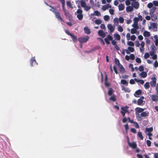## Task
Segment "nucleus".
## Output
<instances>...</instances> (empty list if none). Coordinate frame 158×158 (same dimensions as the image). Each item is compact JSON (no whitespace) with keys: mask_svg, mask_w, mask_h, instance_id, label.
Wrapping results in <instances>:
<instances>
[{"mask_svg":"<svg viewBox=\"0 0 158 158\" xmlns=\"http://www.w3.org/2000/svg\"><path fill=\"white\" fill-rule=\"evenodd\" d=\"M142 93V91L141 90L139 89L136 91L134 94V96L136 97H138L139 96L137 95H139Z\"/></svg>","mask_w":158,"mask_h":158,"instance_id":"obj_18","label":"nucleus"},{"mask_svg":"<svg viewBox=\"0 0 158 158\" xmlns=\"http://www.w3.org/2000/svg\"><path fill=\"white\" fill-rule=\"evenodd\" d=\"M156 78L155 77H153L152 78V81L150 82L152 87H154L156 86Z\"/></svg>","mask_w":158,"mask_h":158,"instance_id":"obj_4","label":"nucleus"},{"mask_svg":"<svg viewBox=\"0 0 158 158\" xmlns=\"http://www.w3.org/2000/svg\"><path fill=\"white\" fill-rule=\"evenodd\" d=\"M104 18L105 21H108L110 19V17L108 15H106L104 16Z\"/></svg>","mask_w":158,"mask_h":158,"instance_id":"obj_53","label":"nucleus"},{"mask_svg":"<svg viewBox=\"0 0 158 158\" xmlns=\"http://www.w3.org/2000/svg\"><path fill=\"white\" fill-rule=\"evenodd\" d=\"M119 21L121 23H123L124 21V19L122 17H120L119 19Z\"/></svg>","mask_w":158,"mask_h":158,"instance_id":"obj_54","label":"nucleus"},{"mask_svg":"<svg viewBox=\"0 0 158 158\" xmlns=\"http://www.w3.org/2000/svg\"><path fill=\"white\" fill-rule=\"evenodd\" d=\"M107 28L108 29L110 30V32H113L115 28V26L114 25L113 26H112V24H109L107 26Z\"/></svg>","mask_w":158,"mask_h":158,"instance_id":"obj_7","label":"nucleus"},{"mask_svg":"<svg viewBox=\"0 0 158 158\" xmlns=\"http://www.w3.org/2000/svg\"><path fill=\"white\" fill-rule=\"evenodd\" d=\"M151 99L152 101L157 102L158 101V96L156 95H152L151 96Z\"/></svg>","mask_w":158,"mask_h":158,"instance_id":"obj_13","label":"nucleus"},{"mask_svg":"<svg viewBox=\"0 0 158 158\" xmlns=\"http://www.w3.org/2000/svg\"><path fill=\"white\" fill-rule=\"evenodd\" d=\"M84 30L85 33L86 34H90L91 32L90 30L87 27H84Z\"/></svg>","mask_w":158,"mask_h":158,"instance_id":"obj_20","label":"nucleus"},{"mask_svg":"<svg viewBox=\"0 0 158 158\" xmlns=\"http://www.w3.org/2000/svg\"><path fill=\"white\" fill-rule=\"evenodd\" d=\"M138 24V23H134V24L132 25L133 27L134 28L138 29L139 28Z\"/></svg>","mask_w":158,"mask_h":158,"instance_id":"obj_47","label":"nucleus"},{"mask_svg":"<svg viewBox=\"0 0 158 158\" xmlns=\"http://www.w3.org/2000/svg\"><path fill=\"white\" fill-rule=\"evenodd\" d=\"M143 101L141 99H138L137 101V104L139 105H142Z\"/></svg>","mask_w":158,"mask_h":158,"instance_id":"obj_36","label":"nucleus"},{"mask_svg":"<svg viewBox=\"0 0 158 158\" xmlns=\"http://www.w3.org/2000/svg\"><path fill=\"white\" fill-rule=\"evenodd\" d=\"M154 66L155 67L157 68L158 67V62L157 60H156L154 62Z\"/></svg>","mask_w":158,"mask_h":158,"instance_id":"obj_64","label":"nucleus"},{"mask_svg":"<svg viewBox=\"0 0 158 158\" xmlns=\"http://www.w3.org/2000/svg\"><path fill=\"white\" fill-rule=\"evenodd\" d=\"M114 62L115 64L118 66L121 65L120 64L119 60L117 58L114 59Z\"/></svg>","mask_w":158,"mask_h":158,"instance_id":"obj_33","label":"nucleus"},{"mask_svg":"<svg viewBox=\"0 0 158 158\" xmlns=\"http://www.w3.org/2000/svg\"><path fill=\"white\" fill-rule=\"evenodd\" d=\"M126 10L127 12H131L133 11L134 10V9L133 7L131 6H129L127 7Z\"/></svg>","mask_w":158,"mask_h":158,"instance_id":"obj_16","label":"nucleus"},{"mask_svg":"<svg viewBox=\"0 0 158 158\" xmlns=\"http://www.w3.org/2000/svg\"><path fill=\"white\" fill-rule=\"evenodd\" d=\"M147 144V146L148 147H150L151 146V142L149 140H147L146 141Z\"/></svg>","mask_w":158,"mask_h":158,"instance_id":"obj_55","label":"nucleus"},{"mask_svg":"<svg viewBox=\"0 0 158 158\" xmlns=\"http://www.w3.org/2000/svg\"><path fill=\"white\" fill-rule=\"evenodd\" d=\"M129 107L127 106H123L121 108V109L122 110L121 111H123V112L126 113H129V110H128V109Z\"/></svg>","mask_w":158,"mask_h":158,"instance_id":"obj_8","label":"nucleus"},{"mask_svg":"<svg viewBox=\"0 0 158 158\" xmlns=\"http://www.w3.org/2000/svg\"><path fill=\"white\" fill-rule=\"evenodd\" d=\"M126 37L127 40H129L131 38L130 34L129 33H128L126 35Z\"/></svg>","mask_w":158,"mask_h":158,"instance_id":"obj_56","label":"nucleus"},{"mask_svg":"<svg viewBox=\"0 0 158 158\" xmlns=\"http://www.w3.org/2000/svg\"><path fill=\"white\" fill-rule=\"evenodd\" d=\"M112 39L113 37H112V36H110V35H108L107 36V38H105L104 40L107 44H110L109 40H112Z\"/></svg>","mask_w":158,"mask_h":158,"instance_id":"obj_10","label":"nucleus"},{"mask_svg":"<svg viewBox=\"0 0 158 158\" xmlns=\"http://www.w3.org/2000/svg\"><path fill=\"white\" fill-rule=\"evenodd\" d=\"M77 17L79 20H81L83 18V14L81 15H78L77 14Z\"/></svg>","mask_w":158,"mask_h":158,"instance_id":"obj_42","label":"nucleus"},{"mask_svg":"<svg viewBox=\"0 0 158 158\" xmlns=\"http://www.w3.org/2000/svg\"><path fill=\"white\" fill-rule=\"evenodd\" d=\"M30 64H31V66H33V64H37V62L35 59V57H32L31 59L30 60Z\"/></svg>","mask_w":158,"mask_h":158,"instance_id":"obj_12","label":"nucleus"},{"mask_svg":"<svg viewBox=\"0 0 158 158\" xmlns=\"http://www.w3.org/2000/svg\"><path fill=\"white\" fill-rule=\"evenodd\" d=\"M145 44L144 42L142 41L141 42V44H140L141 46V48H140V51L141 52H143L144 50V46Z\"/></svg>","mask_w":158,"mask_h":158,"instance_id":"obj_19","label":"nucleus"},{"mask_svg":"<svg viewBox=\"0 0 158 158\" xmlns=\"http://www.w3.org/2000/svg\"><path fill=\"white\" fill-rule=\"evenodd\" d=\"M89 37L87 36L85 37H81L78 39V41L80 43H85L88 40Z\"/></svg>","mask_w":158,"mask_h":158,"instance_id":"obj_3","label":"nucleus"},{"mask_svg":"<svg viewBox=\"0 0 158 158\" xmlns=\"http://www.w3.org/2000/svg\"><path fill=\"white\" fill-rule=\"evenodd\" d=\"M66 33L68 35L71 36L74 42H76L77 41V37L71 33L69 31L65 30V31Z\"/></svg>","mask_w":158,"mask_h":158,"instance_id":"obj_2","label":"nucleus"},{"mask_svg":"<svg viewBox=\"0 0 158 158\" xmlns=\"http://www.w3.org/2000/svg\"><path fill=\"white\" fill-rule=\"evenodd\" d=\"M149 54L148 52H146L144 54V57L145 59H147L149 58Z\"/></svg>","mask_w":158,"mask_h":158,"instance_id":"obj_49","label":"nucleus"},{"mask_svg":"<svg viewBox=\"0 0 158 158\" xmlns=\"http://www.w3.org/2000/svg\"><path fill=\"white\" fill-rule=\"evenodd\" d=\"M110 14L111 15H113L114 14V9H110L109 10Z\"/></svg>","mask_w":158,"mask_h":158,"instance_id":"obj_57","label":"nucleus"},{"mask_svg":"<svg viewBox=\"0 0 158 158\" xmlns=\"http://www.w3.org/2000/svg\"><path fill=\"white\" fill-rule=\"evenodd\" d=\"M84 8V10L86 11H87L91 9V7L90 6H88L86 5L85 6Z\"/></svg>","mask_w":158,"mask_h":158,"instance_id":"obj_40","label":"nucleus"},{"mask_svg":"<svg viewBox=\"0 0 158 158\" xmlns=\"http://www.w3.org/2000/svg\"><path fill=\"white\" fill-rule=\"evenodd\" d=\"M149 113L147 111H143L141 113L140 116H137L136 118L139 120L141 121L142 119V117H148L149 116Z\"/></svg>","mask_w":158,"mask_h":158,"instance_id":"obj_1","label":"nucleus"},{"mask_svg":"<svg viewBox=\"0 0 158 158\" xmlns=\"http://www.w3.org/2000/svg\"><path fill=\"white\" fill-rule=\"evenodd\" d=\"M151 26L153 28L154 31H157V24L155 23H152L151 24Z\"/></svg>","mask_w":158,"mask_h":158,"instance_id":"obj_11","label":"nucleus"},{"mask_svg":"<svg viewBox=\"0 0 158 158\" xmlns=\"http://www.w3.org/2000/svg\"><path fill=\"white\" fill-rule=\"evenodd\" d=\"M67 5L68 6H69L70 8L71 9L73 8V6L71 2L69 1H68L67 2Z\"/></svg>","mask_w":158,"mask_h":158,"instance_id":"obj_38","label":"nucleus"},{"mask_svg":"<svg viewBox=\"0 0 158 158\" xmlns=\"http://www.w3.org/2000/svg\"><path fill=\"white\" fill-rule=\"evenodd\" d=\"M130 59L131 60H134L135 58V56L134 54H131L130 55Z\"/></svg>","mask_w":158,"mask_h":158,"instance_id":"obj_60","label":"nucleus"},{"mask_svg":"<svg viewBox=\"0 0 158 158\" xmlns=\"http://www.w3.org/2000/svg\"><path fill=\"white\" fill-rule=\"evenodd\" d=\"M143 35L145 37H148L150 36V34L149 32L147 31H145L143 32Z\"/></svg>","mask_w":158,"mask_h":158,"instance_id":"obj_25","label":"nucleus"},{"mask_svg":"<svg viewBox=\"0 0 158 158\" xmlns=\"http://www.w3.org/2000/svg\"><path fill=\"white\" fill-rule=\"evenodd\" d=\"M152 6L153 4L151 2L149 3L147 5V7L149 8H152Z\"/></svg>","mask_w":158,"mask_h":158,"instance_id":"obj_59","label":"nucleus"},{"mask_svg":"<svg viewBox=\"0 0 158 158\" xmlns=\"http://www.w3.org/2000/svg\"><path fill=\"white\" fill-rule=\"evenodd\" d=\"M128 49L130 52H134L135 50L134 48L130 47H128Z\"/></svg>","mask_w":158,"mask_h":158,"instance_id":"obj_51","label":"nucleus"},{"mask_svg":"<svg viewBox=\"0 0 158 158\" xmlns=\"http://www.w3.org/2000/svg\"><path fill=\"white\" fill-rule=\"evenodd\" d=\"M127 138L128 139V143L129 146L133 148H136L137 147V144L135 142H133L131 143L129 142V138L128 136L127 137Z\"/></svg>","mask_w":158,"mask_h":158,"instance_id":"obj_5","label":"nucleus"},{"mask_svg":"<svg viewBox=\"0 0 158 158\" xmlns=\"http://www.w3.org/2000/svg\"><path fill=\"white\" fill-rule=\"evenodd\" d=\"M127 44L131 46H134V44L133 42L132 41H128L127 43Z\"/></svg>","mask_w":158,"mask_h":158,"instance_id":"obj_50","label":"nucleus"},{"mask_svg":"<svg viewBox=\"0 0 158 158\" xmlns=\"http://www.w3.org/2000/svg\"><path fill=\"white\" fill-rule=\"evenodd\" d=\"M156 7H153L152 9H151L150 10V15H152L154 14L155 11L156 10Z\"/></svg>","mask_w":158,"mask_h":158,"instance_id":"obj_29","label":"nucleus"},{"mask_svg":"<svg viewBox=\"0 0 158 158\" xmlns=\"http://www.w3.org/2000/svg\"><path fill=\"white\" fill-rule=\"evenodd\" d=\"M56 18L58 20L64 22L63 19L61 17L59 11H57L55 14Z\"/></svg>","mask_w":158,"mask_h":158,"instance_id":"obj_6","label":"nucleus"},{"mask_svg":"<svg viewBox=\"0 0 158 158\" xmlns=\"http://www.w3.org/2000/svg\"><path fill=\"white\" fill-rule=\"evenodd\" d=\"M118 67L119 68V71L122 73H123L125 72V69L122 64L118 66Z\"/></svg>","mask_w":158,"mask_h":158,"instance_id":"obj_15","label":"nucleus"},{"mask_svg":"<svg viewBox=\"0 0 158 158\" xmlns=\"http://www.w3.org/2000/svg\"><path fill=\"white\" fill-rule=\"evenodd\" d=\"M139 70L140 72L143 71L144 70L143 67L142 66H140L139 67Z\"/></svg>","mask_w":158,"mask_h":158,"instance_id":"obj_48","label":"nucleus"},{"mask_svg":"<svg viewBox=\"0 0 158 158\" xmlns=\"http://www.w3.org/2000/svg\"><path fill=\"white\" fill-rule=\"evenodd\" d=\"M153 4L156 6H158V1H154L153 2Z\"/></svg>","mask_w":158,"mask_h":158,"instance_id":"obj_63","label":"nucleus"},{"mask_svg":"<svg viewBox=\"0 0 158 158\" xmlns=\"http://www.w3.org/2000/svg\"><path fill=\"white\" fill-rule=\"evenodd\" d=\"M98 35L101 36L102 38H104L105 36V34L104 32L102 30H100L98 32Z\"/></svg>","mask_w":158,"mask_h":158,"instance_id":"obj_14","label":"nucleus"},{"mask_svg":"<svg viewBox=\"0 0 158 158\" xmlns=\"http://www.w3.org/2000/svg\"><path fill=\"white\" fill-rule=\"evenodd\" d=\"M154 38L156 40L155 41V45L157 46L158 45V38L157 35H154Z\"/></svg>","mask_w":158,"mask_h":158,"instance_id":"obj_35","label":"nucleus"},{"mask_svg":"<svg viewBox=\"0 0 158 158\" xmlns=\"http://www.w3.org/2000/svg\"><path fill=\"white\" fill-rule=\"evenodd\" d=\"M134 80L135 81L137 82H139L142 85L144 83V81L143 80H138L137 78H135Z\"/></svg>","mask_w":158,"mask_h":158,"instance_id":"obj_27","label":"nucleus"},{"mask_svg":"<svg viewBox=\"0 0 158 158\" xmlns=\"http://www.w3.org/2000/svg\"><path fill=\"white\" fill-rule=\"evenodd\" d=\"M105 85L106 87H108L110 85L109 83L108 82L107 79L106 77L105 79Z\"/></svg>","mask_w":158,"mask_h":158,"instance_id":"obj_30","label":"nucleus"},{"mask_svg":"<svg viewBox=\"0 0 158 158\" xmlns=\"http://www.w3.org/2000/svg\"><path fill=\"white\" fill-rule=\"evenodd\" d=\"M140 75L142 78H144L147 76V74L146 72L143 71L140 73Z\"/></svg>","mask_w":158,"mask_h":158,"instance_id":"obj_24","label":"nucleus"},{"mask_svg":"<svg viewBox=\"0 0 158 158\" xmlns=\"http://www.w3.org/2000/svg\"><path fill=\"white\" fill-rule=\"evenodd\" d=\"M131 5L133 7L136 9H138L139 7V3L137 1L133 2L131 3Z\"/></svg>","mask_w":158,"mask_h":158,"instance_id":"obj_9","label":"nucleus"},{"mask_svg":"<svg viewBox=\"0 0 158 158\" xmlns=\"http://www.w3.org/2000/svg\"><path fill=\"white\" fill-rule=\"evenodd\" d=\"M94 13L95 15L98 16H99L101 15L100 13L98 10H96L94 11Z\"/></svg>","mask_w":158,"mask_h":158,"instance_id":"obj_46","label":"nucleus"},{"mask_svg":"<svg viewBox=\"0 0 158 158\" xmlns=\"http://www.w3.org/2000/svg\"><path fill=\"white\" fill-rule=\"evenodd\" d=\"M135 110L136 111L138 112V113H141L144 111V109L139 107H137L135 109Z\"/></svg>","mask_w":158,"mask_h":158,"instance_id":"obj_17","label":"nucleus"},{"mask_svg":"<svg viewBox=\"0 0 158 158\" xmlns=\"http://www.w3.org/2000/svg\"><path fill=\"white\" fill-rule=\"evenodd\" d=\"M139 19L137 17H135L134 19V23H138V22L139 21Z\"/></svg>","mask_w":158,"mask_h":158,"instance_id":"obj_58","label":"nucleus"},{"mask_svg":"<svg viewBox=\"0 0 158 158\" xmlns=\"http://www.w3.org/2000/svg\"><path fill=\"white\" fill-rule=\"evenodd\" d=\"M144 86L145 89H148L150 87L149 83L148 82H146L144 85Z\"/></svg>","mask_w":158,"mask_h":158,"instance_id":"obj_37","label":"nucleus"},{"mask_svg":"<svg viewBox=\"0 0 158 158\" xmlns=\"http://www.w3.org/2000/svg\"><path fill=\"white\" fill-rule=\"evenodd\" d=\"M151 18L152 19L153 21H155L157 19V16L154 14L152 15H150Z\"/></svg>","mask_w":158,"mask_h":158,"instance_id":"obj_21","label":"nucleus"},{"mask_svg":"<svg viewBox=\"0 0 158 158\" xmlns=\"http://www.w3.org/2000/svg\"><path fill=\"white\" fill-rule=\"evenodd\" d=\"M119 10V11H122L124 9V6L123 4H120L118 6Z\"/></svg>","mask_w":158,"mask_h":158,"instance_id":"obj_26","label":"nucleus"},{"mask_svg":"<svg viewBox=\"0 0 158 158\" xmlns=\"http://www.w3.org/2000/svg\"><path fill=\"white\" fill-rule=\"evenodd\" d=\"M49 6L51 7V9H50V10L54 14L57 11H58L54 7L52 6Z\"/></svg>","mask_w":158,"mask_h":158,"instance_id":"obj_23","label":"nucleus"},{"mask_svg":"<svg viewBox=\"0 0 158 158\" xmlns=\"http://www.w3.org/2000/svg\"><path fill=\"white\" fill-rule=\"evenodd\" d=\"M109 100L113 102H115L116 101V98L114 96H111Z\"/></svg>","mask_w":158,"mask_h":158,"instance_id":"obj_43","label":"nucleus"},{"mask_svg":"<svg viewBox=\"0 0 158 158\" xmlns=\"http://www.w3.org/2000/svg\"><path fill=\"white\" fill-rule=\"evenodd\" d=\"M137 29L135 28H132L131 29V33L132 34L136 33L137 31Z\"/></svg>","mask_w":158,"mask_h":158,"instance_id":"obj_44","label":"nucleus"},{"mask_svg":"<svg viewBox=\"0 0 158 158\" xmlns=\"http://www.w3.org/2000/svg\"><path fill=\"white\" fill-rule=\"evenodd\" d=\"M130 131L134 133H136V130L134 128H131L130 129Z\"/></svg>","mask_w":158,"mask_h":158,"instance_id":"obj_62","label":"nucleus"},{"mask_svg":"<svg viewBox=\"0 0 158 158\" xmlns=\"http://www.w3.org/2000/svg\"><path fill=\"white\" fill-rule=\"evenodd\" d=\"M95 22L96 24L99 25L102 23V21L100 19H97L95 21Z\"/></svg>","mask_w":158,"mask_h":158,"instance_id":"obj_39","label":"nucleus"},{"mask_svg":"<svg viewBox=\"0 0 158 158\" xmlns=\"http://www.w3.org/2000/svg\"><path fill=\"white\" fill-rule=\"evenodd\" d=\"M135 61L136 62L138 63H140L141 62V60L140 59L139 57H137L135 59Z\"/></svg>","mask_w":158,"mask_h":158,"instance_id":"obj_52","label":"nucleus"},{"mask_svg":"<svg viewBox=\"0 0 158 158\" xmlns=\"http://www.w3.org/2000/svg\"><path fill=\"white\" fill-rule=\"evenodd\" d=\"M80 2L81 3V6L82 7H84L86 5L85 2L84 0H80Z\"/></svg>","mask_w":158,"mask_h":158,"instance_id":"obj_22","label":"nucleus"},{"mask_svg":"<svg viewBox=\"0 0 158 158\" xmlns=\"http://www.w3.org/2000/svg\"><path fill=\"white\" fill-rule=\"evenodd\" d=\"M115 39L118 40H119L120 39V36L118 34H115L114 35Z\"/></svg>","mask_w":158,"mask_h":158,"instance_id":"obj_34","label":"nucleus"},{"mask_svg":"<svg viewBox=\"0 0 158 158\" xmlns=\"http://www.w3.org/2000/svg\"><path fill=\"white\" fill-rule=\"evenodd\" d=\"M78 15L82 14L83 11L81 9H78L76 12Z\"/></svg>","mask_w":158,"mask_h":158,"instance_id":"obj_45","label":"nucleus"},{"mask_svg":"<svg viewBox=\"0 0 158 158\" xmlns=\"http://www.w3.org/2000/svg\"><path fill=\"white\" fill-rule=\"evenodd\" d=\"M137 136L140 138L141 140H143V137L142 135V133L141 131H139L137 134Z\"/></svg>","mask_w":158,"mask_h":158,"instance_id":"obj_28","label":"nucleus"},{"mask_svg":"<svg viewBox=\"0 0 158 158\" xmlns=\"http://www.w3.org/2000/svg\"><path fill=\"white\" fill-rule=\"evenodd\" d=\"M118 30L120 32H122L123 31V27L120 25H119L117 27Z\"/></svg>","mask_w":158,"mask_h":158,"instance_id":"obj_41","label":"nucleus"},{"mask_svg":"<svg viewBox=\"0 0 158 158\" xmlns=\"http://www.w3.org/2000/svg\"><path fill=\"white\" fill-rule=\"evenodd\" d=\"M113 93V89L111 88H109L108 92L109 96H111Z\"/></svg>","mask_w":158,"mask_h":158,"instance_id":"obj_32","label":"nucleus"},{"mask_svg":"<svg viewBox=\"0 0 158 158\" xmlns=\"http://www.w3.org/2000/svg\"><path fill=\"white\" fill-rule=\"evenodd\" d=\"M130 39L134 41L136 39V36L135 35H132L131 36Z\"/></svg>","mask_w":158,"mask_h":158,"instance_id":"obj_61","label":"nucleus"},{"mask_svg":"<svg viewBox=\"0 0 158 158\" xmlns=\"http://www.w3.org/2000/svg\"><path fill=\"white\" fill-rule=\"evenodd\" d=\"M121 83L123 84L126 85H127L128 84V82L126 80L123 79L121 80Z\"/></svg>","mask_w":158,"mask_h":158,"instance_id":"obj_31","label":"nucleus"}]
</instances>
